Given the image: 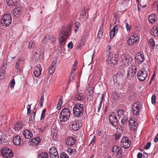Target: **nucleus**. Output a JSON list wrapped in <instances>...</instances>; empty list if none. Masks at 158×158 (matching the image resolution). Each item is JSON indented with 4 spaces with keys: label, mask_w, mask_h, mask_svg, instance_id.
Here are the masks:
<instances>
[{
    "label": "nucleus",
    "mask_w": 158,
    "mask_h": 158,
    "mask_svg": "<svg viewBox=\"0 0 158 158\" xmlns=\"http://www.w3.org/2000/svg\"><path fill=\"white\" fill-rule=\"evenodd\" d=\"M70 30V27L69 26L60 32V37L59 39V42L61 47H63L65 45L67 38L69 36Z\"/></svg>",
    "instance_id": "f257e3e1"
},
{
    "label": "nucleus",
    "mask_w": 158,
    "mask_h": 158,
    "mask_svg": "<svg viewBox=\"0 0 158 158\" xmlns=\"http://www.w3.org/2000/svg\"><path fill=\"white\" fill-rule=\"evenodd\" d=\"M84 112V109L82 104L77 103L75 104L73 107V115L77 117H81Z\"/></svg>",
    "instance_id": "f03ea898"
},
{
    "label": "nucleus",
    "mask_w": 158,
    "mask_h": 158,
    "mask_svg": "<svg viewBox=\"0 0 158 158\" xmlns=\"http://www.w3.org/2000/svg\"><path fill=\"white\" fill-rule=\"evenodd\" d=\"M70 116V110L67 108L63 109L60 112L59 115L60 121L61 122H66Z\"/></svg>",
    "instance_id": "7ed1b4c3"
},
{
    "label": "nucleus",
    "mask_w": 158,
    "mask_h": 158,
    "mask_svg": "<svg viewBox=\"0 0 158 158\" xmlns=\"http://www.w3.org/2000/svg\"><path fill=\"white\" fill-rule=\"evenodd\" d=\"M107 52L106 57H107V63L110 64L111 66H113L117 64L118 56L116 54L110 53V52L107 51Z\"/></svg>",
    "instance_id": "20e7f679"
},
{
    "label": "nucleus",
    "mask_w": 158,
    "mask_h": 158,
    "mask_svg": "<svg viewBox=\"0 0 158 158\" xmlns=\"http://www.w3.org/2000/svg\"><path fill=\"white\" fill-rule=\"evenodd\" d=\"M12 21L11 15L10 14H5L2 17L1 22L2 26L8 27Z\"/></svg>",
    "instance_id": "39448f33"
},
{
    "label": "nucleus",
    "mask_w": 158,
    "mask_h": 158,
    "mask_svg": "<svg viewBox=\"0 0 158 158\" xmlns=\"http://www.w3.org/2000/svg\"><path fill=\"white\" fill-rule=\"evenodd\" d=\"M109 120L110 124L114 127H116L118 125L119 122L115 113L114 112L110 114Z\"/></svg>",
    "instance_id": "423d86ee"
},
{
    "label": "nucleus",
    "mask_w": 158,
    "mask_h": 158,
    "mask_svg": "<svg viewBox=\"0 0 158 158\" xmlns=\"http://www.w3.org/2000/svg\"><path fill=\"white\" fill-rule=\"evenodd\" d=\"M121 145L124 148L127 149L131 145L130 139L127 137L124 136L121 141Z\"/></svg>",
    "instance_id": "0eeeda50"
},
{
    "label": "nucleus",
    "mask_w": 158,
    "mask_h": 158,
    "mask_svg": "<svg viewBox=\"0 0 158 158\" xmlns=\"http://www.w3.org/2000/svg\"><path fill=\"white\" fill-rule=\"evenodd\" d=\"M138 78L140 81L144 80L148 76L147 71L144 68L141 69L138 73Z\"/></svg>",
    "instance_id": "6e6552de"
},
{
    "label": "nucleus",
    "mask_w": 158,
    "mask_h": 158,
    "mask_svg": "<svg viewBox=\"0 0 158 158\" xmlns=\"http://www.w3.org/2000/svg\"><path fill=\"white\" fill-rule=\"evenodd\" d=\"M3 156L5 158H11L13 156V152L11 149L6 148L1 152Z\"/></svg>",
    "instance_id": "1a4fd4ad"
},
{
    "label": "nucleus",
    "mask_w": 158,
    "mask_h": 158,
    "mask_svg": "<svg viewBox=\"0 0 158 158\" xmlns=\"http://www.w3.org/2000/svg\"><path fill=\"white\" fill-rule=\"evenodd\" d=\"M140 103L139 102H136L133 105L132 110L134 115H138L139 114V111L141 109Z\"/></svg>",
    "instance_id": "9d476101"
},
{
    "label": "nucleus",
    "mask_w": 158,
    "mask_h": 158,
    "mask_svg": "<svg viewBox=\"0 0 158 158\" xmlns=\"http://www.w3.org/2000/svg\"><path fill=\"white\" fill-rule=\"evenodd\" d=\"M137 67L135 65H132L131 67L129 68L127 72V77L129 76H134L136 73L137 72Z\"/></svg>",
    "instance_id": "9b49d317"
},
{
    "label": "nucleus",
    "mask_w": 158,
    "mask_h": 158,
    "mask_svg": "<svg viewBox=\"0 0 158 158\" xmlns=\"http://www.w3.org/2000/svg\"><path fill=\"white\" fill-rule=\"evenodd\" d=\"M135 61L138 64H141L144 61V56L143 53H138L135 56Z\"/></svg>",
    "instance_id": "f8f14e48"
},
{
    "label": "nucleus",
    "mask_w": 158,
    "mask_h": 158,
    "mask_svg": "<svg viewBox=\"0 0 158 158\" xmlns=\"http://www.w3.org/2000/svg\"><path fill=\"white\" fill-rule=\"evenodd\" d=\"M42 70L41 65L40 64H38L36 65L35 68L33 72L34 75L36 77H38L40 76L41 74V72Z\"/></svg>",
    "instance_id": "ddd939ff"
},
{
    "label": "nucleus",
    "mask_w": 158,
    "mask_h": 158,
    "mask_svg": "<svg viewBox=\"0 0 158 158\" xmlns=\"http://www.w3.org/2000/svg\"><path fill=\"white\" fill-rule=\"evenodd\" d=\"M76 139L73 137H68L66 140V144L68 146H72L75 144Z\"/></svg>",
    "instance_id": "4468645a"
},
{
    "label": "nucleus",
    "mask_w": 158,
    "mask_h": 158,
    "mask_svg": "<svg viewBox=\"0 0 158 158\" xmlns=\"http://www.w3.org/2000/svg\"><path fill=\"white\" fill-rule=\"evenodd\" d=\"M80 123L75 122H72L69 124V127L71 130L77 131L80 128Z\"/></svg>",
    "instance_id": "2eb2a0df"
},
{
    "label": "nucleus",
    "mask_w": 158,
    "mask_h": 158,
    "mask_svg": "<svg viewBox=\"0 0 158 158\" xmlns=\"http://www.w3.org/2000/svg\"><path fill=\"white\" fill-rule=\"evenodd\" d=\"M112 152H113L117 153L116 156H119L122 154V151L121 150V148L119 146H117L116 145H114L112 149Z\"/></svg>",
    "instance_id": "dca6fc26"
},
{
    "label": "nucleus",
    "mask_w": 158,
    "mask_h": 158,
    "mask_svg": "<svg viewBox=\"0 0 158 158\" xmlns=\"http://www.w3.org/2000/svg\"><path fill=\"white\" fill-rule=\"evenodd\" d=\"M23 135L27 139H30L33 136L32 133L29 130H27L24 131Z\"/></svg>",
    "instance_id": "f3484780"
},
{
    "label": "nucleus",
    "mask_w": 158,
    "mask_h": 158,
    "mask_svg": "<svg viewBox=\"0 0 158 158\" xmlns=\"http://www.w3.org/2000/svg\"><path fill=\"white\" fill-rule=\"evenodd\" d=\"M36 110L34 109L33 110L32 113L29 118V122L30 123H33L35 122V116Z\"/></svg>",
    "instance_id": "a211bd4d"
},
{
    "label": "nucleus",
    "mask_w": 158,
    "mask_h": 158,
    "mask_svg": "<svg viewBox=\"0 0 158 158\" xmlns=\"http://www.w3.org/2000/svg\"><path fill=\"white\" fill-rule=\"evenodd\" d=\"M20 137L19 135L15 136L13 139V143L16 145H19L20 143Z\"/></svg>",
    "instance_id": "6ab92c4d"
},
{
    "label": "nucleus",
    "mask_w": 158,
    "mask_h": 158,
    "mask_svg": "<svg viewBox=\"0 0 158 158\" xmlns=\"http://www.w3.org/2000/svg\"><path fill=\"white\" fill-rule=\"evenodd\" d=\"M75 97L77 100L81 101L83 102L84 101L85 99V96L81 93H78L75 95Z\"/></svg>",
    "instance_id": "aec40b11"
},
{
    "label": "nucleus",
    "mask_w": 158,
    "mask_h": 158,
    "mask_svg": "<svg viewBox=\"0 0 158 158\" xmlns=\"http://www.w3.org/2000/svg\"><path fill=\"white\" fill-rule=\"evenodd\" d=\"M23 127V123L21 122L16 123L15 125L14 128L16 131H19Z\"/></svg>",
    "instance_id": "412c9836"
},
{
    "label": "nucleus",
    "mask_w": 158,
    "mask_h": 158,
    "mask_svg": "<svg viewBox=\"0 0 158 158\" xmlns=\"http://www.w3.org/2000/svg\"><path fill=\"white\" fill-rule=\"evenodd\" d=\"M47 37L49 40L51 41L52 43L55 42L56 40V37L52 35H47Z\"/></svg>",
    "instance_id": "4be33fe9"
},
{
    "label": "nucleus",
    "mask_w": 158,
    "mask_h": 158,
    "mask_svg": "<svg viewBox=\"0 0 158 158\" xmlns=\"http://www.w3.org/2000/svg\"><path fill=\"white\" fill-rule=\"evenodd\" d=\"M38 158H48V154L46 152H42L38 156Z\"/></svg>",
    "instance_id": "5701e85b"
},
{
    "label": "nucleus",
    "mask_w": 158,
    "mask_h": 158,
    "mask_svg": "<svg viewBox=\"0 0 158 158\" xmlns=\"http://www.w3.org/2000/svg\"><path fill=\"white\" fill-rule=\"evenodd\" d=\"M31 143H33L34 144H37L40 142V137H38L36 138H33L31 140Z\"/></svg>",
    "instance_id": "b1692460"
},
{
    "label": "nucleus",
    "mask_w": 158,
    "mask_h": 158,
    "mask_svg": "<svg viewBox=\"0 0 158 158\" xmlns=\"http://www.w3.org/2000/svg\"><path fill=\"white\" fill-rule=\"evenodd\" d=\"M112 95V98L114 100H117L120 96L119 94L115 92H113Z\"/></svg>",
    "instance_id": "393cba45"
},
{
    "label": "nucleus",
    "mask_w": 158,
    "mask_h": 158,
    "mask_svg": "<svg viewBox=\"0 0 158 158\" xmlns=\"http://www.w3.org/2000/svg\"><path fill=\"white\" fill-rule=\"evenodd\" d=\"M21 61L20 59H19L16 63L15 67L17 69V71L19 73H21V70L19 67V63Z\"/></svg>",
    "instance_id": "a878e982"
},
{
    "label": "nucleus",
    "mask_w": 158,
    "mask_h": 158,
    "mask_svg": "<svg viewBox=\"0 0 158 158\" xmlns=\"http://www.w3.org/2000/svg\"><path fill=\"white\" fill-rule=\"evenodd\" d=\"M151 34L152 35H154V36H155L156 35L158 36V27H154L152 30Z\"/></svg>",
    "instance_id": "bb28decb"
},
{
    "label": "nucleus",
    "mask_w": 158,
    "mask_h": 158,
    "mask_svg": "<svg viewBox=\"0 0 158 158\" xmlns=\"http://www.w3.org/2000/svg\"><path fill=\"white\" fill-rule=\"evenodd\" d=\"M67 152L69 155H73L76 154V151L74 149H72L70 148H68L67 149Z\"/></svg>",
    "instance_id": "cd10ccee"
},
{
    "label": "nucleus",
    "mask_w": 158,
    "mask_h": 158,
    "mask_svg": "<svg viewBox=\"0 0 158 158\" xmlns=\"http://www.w3.org/2000/svg\"><path fill=\"white\" fill-rule=\"evenodd\" d=\"M123 60L127 61L128 63H131L132 60L131 57L128 55H125L124 57Z\"/></svg>",
    "instance_id": "c85d7f7f"
},
{
    "label": "nucleus",
    "mask_w": 158,
    "mask_h": 158,
    "mask_svg": "<svg viewBox=\"0 0 158 158\" xmlns=\"http://www.w3.org/2000/svg\"><path fill=\"white\" fill-rule=\"evenodd\" d=\"M63 102V97L62 96H60V98H59V101L58 103L57 104V109L58 110H59L60 109L61 106Z\"/></svg>",
    "instance_id": "c756f323"
},
{
    "label": "nucleus",
    "mask_w": 158,
    "mask_h": 158,
    "mask_svg": "<svg viewBox=\"0 0 158 158\" xmlns=\"http://www.w3.org/2000/svg\"><path fill=\"white\" fill-rule=\"evenodd\" d=\"M8 4L12 6H15L17 4L16 0H6Z\"/></svg>",
    "instance_id": "7c9ffc66"
},
{
    "label": "nucleus",
    "mask_w": 158,
    "mask_h": 158,
    "mask_svg": "<svg viewBox=\"0 0 158 158\" xmlns=\"http://www.w3.org/2000/svg\"><path fill=\"white\" fill-rule=\"evenodd\" d=\"M75 74V73L73 72V71H72L71 72L70 76L69 78L68 81L69 84L70 82V81H72L73 79Z\"/></svg>",
    "instance_id": "2f4dec72"
},
{
    "label": "nucleus",
    "mask_w": 158,
    "mask_h": 158,
    "mask_svg": "<svg viewBox=\"0 0 158 158\" xmlns=\"http://www.w3.org/2000/svg\"><path fill=\"white\" fill-rule=\"evenodd\" d=\"M49 155L51 158H59V154L58 152H55L52 154L50 153Z\"/></svg>",
    "instance_id": "473e14b6"
},
{
    "label": "nucleus",
    "mask_w": 158,
    "mask_h": 158,
    "mask_svg": "<svg viewBox=\"0 0 158 158\" xmlns=\"http://www.w3.org/2000/svg\"><path fill=\"white\" fill-rule=\"evenodd\" d=\"M46 111V110L45 109H44L42 110L40 119V121L42 122H43V119L45 116Z\"/></svg>",
    "instance_id": "72a5a7b5"
},
{
    "label": "nucleus",
    "mask_w": 158,
    "mask_h": 158,
    "mask_svg": "<svg viewBox=\"0 0 158 158\" xmlns=\"http://www.w3.org/2000/svg\"><path fill=\"white\" fill-rule=\"evenodd\" d=\"M55 152H58L56 149L54 147H52L50 148L49 150V154H52Z\"/></svg>",
    "instance_id": "f704fd0d"
},
{
    "label": "nucleus",
    "mask_w": 158,
    "mask_h": 158,
    "mask_svg": "<svg viewBox=\"0 0 158 158\" xmlns=\"http://www.w3.org/2000/svg\"><path fill=\"white\" fill-rule=\"evenodd\" d=\"M155 17V15L153 14L151 15L148 18V19L149 22L151 23H153V18Z\"/></svg>",
    "instance_id": "c9c22d12"
},
{
    "label": "nucleus",
    "mask_w": 158,
    "mask_h": 158,
    "mask_svg": "<svg viewBox=\"0 0 158 158\" xmlns=\"http://www.w3.org/2000/svg\"><path fill=\"white\" fill-rule=\"evenodd\" d=\"M121 74V73L120 72H118L116 74H115L114 75V77L113 78V81L114 83L116 82L117 83V81H115V80L118 79V78L120 77V76H119L118 77V76L119 75Z\"/></svg>",
    "instance_id": "e433bc0d"
},
{
    "label": "nucleus",
    "mask_w": 158,
    "mask_h": 158,
    "mask_svg": "<svg viewBox=\"0 0 158 158\" xmlns=\"http://www.w3.org/2000/svg\"><path fill=\"white\" fill-rule=\"evenodd\" d=\"M135 119L134 117H131L130 118L129 121V124L131 126L133 125V123L135 122Z\"/></svg>",
    "instance_id": "4c0bfd02"
},
{
    "label": "nucleus",
    "mask_w": 158,
    "mask_h": 158,
    "mask_svg": "<svg viewBox=\"0 0 158 158\" xmlns=\"http://www.w3.org/2000/svg\"><path fill=\"white\" fill-rule=\"evenodd\" d=\"M103 33V30L102 29H101L98 32V33L97 35L98 38V39L101 38L102 37V36Z\"/></svg>",
    "instance_id": "58836bf2"
},
{
    "label": "nucleus",
    "mask_w": 158,
    "mask_h": 158,
    "mask_svg": "<svg viewBox=\"0 0 158 158\" xmlns=\"http://www.w3.org/2000/svg\"><path fill=\"white\" fill-rule=\"evenodd\" d=\"M35 43L33 41H30L29 42L28 48L29 49L31 48L34 47Z\"/></svg>",
    "instance_id": "ea45409f"
},
{
    "label": "nucleus",
    "mask_w": 158,
    "mask_h": 158,
    "mask_svg": "<svg viewBox=\"0 0 158 158\" xmlns=\"http://www.w3.org/2000/svg\"><path fill=\"white\" fill-rule=\"evenodd\" d=\"M6 67H5L4 66H2L1 68V70H0V73L1 74H6V71L5 69Z\"/></svg>",
    "instance_id": "a19ab883"
},
{
    "label": "nucleus",
    "mask_w": 158,
    "mask_h": 158,
    "mask_svg": "<svg viewBox=\"0 0 158 158\" xmlns=\"http://www.w3.org/2000/svg\"><path fill=\"white\" fill-rule=\"evenodd\" d=\"M89 32L88 31L85 32L84 34L83 37L82 38V40H86L88 38V37L89 35Z\"/></svg>",
    "instance_id": "79ce46f5"
},
{
    "label": "nucleus",
    "mask_w": 158,
    "mask_h": 158,
    "mask_svg": "<svg viewBox=\"0 0 158 158\" xmlns=\"http://www.w3.org/2000/svg\"><path fill=\"white\" fill-rule=\"evenodd\" d=\"M127 117L126 116H123V118L121 119V123L123 124H124L127 122Z\"/></svg>",
    "instance_id": "37998d69"
},
{
    "label": "nucleus",
    "mask_w": 158,
    "mask_h": 158,
    "mask_svg": "<svg viewBox=\"0 0 158 158\" xmlns=\"http://www.w3.org/2000/svg\"><path fill=\"white\" fill-rule=\"evenodd\" d=\"M133 38V36H131L127 40V43L128 45H132L133 44L132 40V39Z\"/></svg>",
    "instance_id": "c03bdc74"
},
{
    "label": "nucleus",
    "mask_w": 158,
    "mask_h": 158,
    "mask_svg": "<svg viewBox=\"0 0 158 158\" xmlns=\"http://www.w3.org/2000/svg\"><path fill=\"white\" fill-rule=\"evenodd\" d=\"M149 43L153 47H154L155 46V44L154 42V41L153 39L151 38L149 40Z\"/></svg>",
    "instance_id": "a18cd8bd"
},
{
    "label": "nucleus",
    "mask_w": 158,
    "mask_h": 158,
    "mask_svg": "<svg viewBox=\"0 0 158 158\" xmlns=\"http://www.w3.org/2000/svg\"><path fill=\"white\" fill-rule=\"evenodd\" d=\"M132 36H133V38L132 39V40H134V42H135V43H137L139 40V37L137 35H134Z\"/></svg>",
    "instance_id": "49530a36"
},
{
    "label": "nucleus",
    "mask_w": 158,
    "mask_h": 158,
    "mask_svg": "<svg viewBox=\"0 0 158 158\" xmlns=\"http://www.w3.org/2000/svg\"><path fill=\"white\" fill-rule=\"evenodd\" d=\"M152 104H155L156 102V96L155 95H153L152 97Z\"/></svg>",
    "instance_id": "de8ad7c7"
},
{
    "label": "nucleus",
    "mask_w": 158,
    "mask_h": 158,
    "mask_svg": "<svg viewBox=\"0 0 158 158\" xmlns=\"http://www.w3.org/2000/svg\"><path fill=\"white\" fill-rule=\"evenodd\" d=\"M19 13V10L18 8H15L13 10V14L15 15H17Z\"/></svg>",
    "instance_id": "09e8293b"
},
{
    "label": "nucleus",
    "mask_w": 158,
    "mask_h": 158,
    "mask_svg": "<svg viewBox=\"0 0 158 158\" xmlns=\"http://www.w3.org/2000/svg\"><path fill=\"white\" fill-rule=\"evenodd\" d=\"M86 11L85 10V8L83 7L81 10V11L80 13V15L82 16H84L86 15Z\"/></svg>",
    "instance_id": "8fccbe9b"
},
{
    "label": "nucleus",
    "mask_w": 158,
    "mask_h": 158,
    "mask_svg": "<svg viewBox=\"0 0 158 158\" xmlns=\"http://www.w3.org/2000/svg\"><path fill=\"white\" fill-rule=\"evenodd\" d=\"M121 135L120 133V132H117V133H116L115 134V140H117L118 139H119V138L121 136Z\"/></svg>",
    "instance_id": "3c124183"
},
{
    "label": "nucleus",
    "mask_w": 158,
    "mask_h": 158,
    "mask_svg": "<svg viewBox=\"0 0 158 158\" xmlns=\"http://www.w3.org/2000/svg\"><path fill=\"white\" fill-rule=\"evenodd\" d=\"M60 158H69L68 155L64 152H63L60 155Z\"/></svg>",
    "instance_id": "603ef678"
},
{
    "label": "nucleus",
    "mask_w": 158,
    "mask_h": 158,
    "mask_svg": "<svg viewBox=\"0 0 158 158\" xmlns=\"http://www.w3.org/2000/svg\"><path fill=\"white\" fill-rule=\"evenodd\" d=\"M6 142V140L4 137L0 136V143H5Z\"/></svg>",
    "instance_id": "864d4df0"
},
{
    "label": "nucleus",
    "mask_w": 158,
    "mask_h": 158,
    "mask_svg": "<svg viewBox=\"0 0 158 158\" xmlns=\"http://www.w3.org/2000/svg\"><path fill=\"white\" fill-rule=\"evenodd\" d=\"M80 27V23L78 22H76L75 23V31L77 32L78 30V28Z\"/></svg>",
    "instance_id": "5fc2aeb1"
},
{
    "label": "nucleus",
    "mask_w": 158,
    "mask_h": 158,
    "mask_svg": "<svg viewBox=\"0 0 158 158\" xmlns=\"http://www.w3.org/2000/svg\"><path fill=\"white\" fill-rule=\"evenodd\" d=\"M44 96H41L40 101V105L41 107H43V103L44 102Z\"/></svg>",
    "instance_id": "6e6d98bb"
},
{
    "label": "nucleus",
    "mask_w": 158,
    "mask_h": 158,
    "mask_svg": "<svg viewBox=\"0 0 158 158\" xmlns=\"http://www.w3.org/2000/svg\"><path fill=\"white\" fill-rule=\"evenodd\" d=\"M55 69L54 68L50 67L49 68L48 72L50 74H52L55 71Z\"/></svg>",
    "instance_id": "4d7b16f0"
},
{
    "label": "nucleus",
    "mask_w": 158,
    "mask_h": 158,
    "mask_svg": "<svg viewBox=\"0 0 158 158\" xmlns=\"http://www.w3.org/2000/svg\"><path fill=\"white\" fill-rule=\"evenodd\" d=\"M117 113L118 114V116H120L121 117V115H123V113L124 112L123 110H118L117 111Z\"/></svg>",
    "instance_id": "13d9d810"
},
{
    "label": "nucleus",
    "mask_w": 158,
    "mask_h": 158,
    "mask_svg": "<svg viewBox=\"0 0 158 158\" xmlns=\"http://www.w3.org/2000/svg\"><path fill=\"white\" fill-rule=\"evenodd\" d=\"M31 106L30 105H28L27 106V114L29 115L31 112V110L30 109Z\"/></svg>",
    "instance_id": "bf43d9fd"
},
{
    "label": "nucleus",
    "mask_w": 158,
    "mask_h": 158,
    "mask_svg": "<svg viewBox=\"0 0 158 158\" xmlns=\"http://www.w3.org/2000/svg\"><path fill=\"white\" fill-rule=\"evenodd\" d=\"M48 37H47V35L44 37V38L42 40V42L43 44L46 43L47 41Z\"/></svg>",
    "instance_id": "052dcab7"
},
{
    "label": "nucleus",
    "mask_w": 158,
    "mask_h": 158,
    "mask_svg": "<svg viewBox=\"0 0 158 158\" xmlns=\"http://www.w3.org/2000/svg\"><path fill=\"white\" fill-rule=\"evenodd\" d=\"M115 33V32H114L113 31H110V38H112L114 37Z\"/></svg>",
    "instance_id": "680f3d73"
},
{
    "label": "nucleus",
    "mask_w": 158,
    "mask_h": 158,
    "mask_svg": "<svg viewBox=\"0 0 158 158\" xmlns=\"http://www.w3.org/2000/svg\"><path fill=\"white\" fill-rule=\"evenodd\" d=\"M138 126V123L137 122L135 121V122L133 123V125L131 126L132 127H133L134 129H135L136 128H137V126Z\"/></svg>",
    "instance_id": "e2e57ef3"
},
{
    "label": "nucleus",
    "mask_w": 158,
    "mask_h": 158,
    "mask_svg": "<svg viewBox=\"0 0 158 158\" xmlns=\"http://www.w3.org/2000/svg\"><path fill=\"white\" fill-rule=\"evenodd\" d=\"M127 31H129L131 28V27L130 25H129L127 23H125Z\"/></svg>",
    "instance_id": "0e129e2a"
},
{
    "label": "nucleus",
    "mask_w": 158,
    "mask_h": 158,
    "mask_svg": "<svg viewBox=\"0 0 158 158\" xmlns=\"http://www.w3.org/2000/svg\"><path fill=\"white\" fill-rule=\"evenodd\" d=\"M15 80L13 79H12V81L11 82L10 84V87L13 88L15 85Z\"/></svg>",
    "instance_id": "69168bd1"
},
{
    "label": "nucleus",
    "mask_w": 158,
    "mask_h": 158,
    "mask_svg": "<svg viewBox=\"0 0 158 158\" xmlns=\"http://www.w3.org/2000/svg\"><path fill=\"white\" fill-rule=\"evenodd\" d=\"M57 63V61H53L51 65V67L56 68V64Z\"/></svg>",
    "instance_id": "338daca9"
},
{
    "label": "nucleus",
    "mask_w": 158,
    "mask_h": 158,
    "mask_svg": "<svg viewBox=\"0 0 158 158\" xmlns=\"http://www.w3.org/2000/svg\"><path fill=\"white\" fill-rule=\"evenodd\" d=\"M118 29V26L117 25H115L113 27L111 30L115 32H116L117 31Z\"/></svg>",
    "instance_id": "774afa93"
}]
</instances>
